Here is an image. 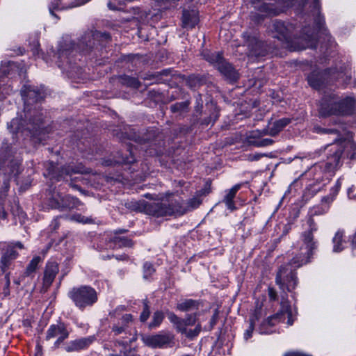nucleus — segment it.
I'll return each mask as SVG.
<instances>
[{
    "label": "nucleus",
    "mask_w": 356,
    "mask_h": 356,
    "mask_svg": "<svg viewBox=\"0 0 356 356\" xmlns=\"http://www.w3.org/2000/svg\"><path fill=\"white\" fill-rule=\"evenodd\" d=\"M318 132L335 134L337 136L333 143L324 148L327 150L326 160L312 165L302 174V177L313 181L314 184L330 181L342 165L343 156H346L350 159L356 157V145L352 140L350 133L347 132L343 125L340 129H320Z\"/></svg>",
    "instance_id": "obj_1"
},
{
    "label": "nucleus",
    "mask_w": 356,
    "mask_h": 356,
    "mask_svg": "<svg viewBox=\"0 0 356 356\" xmlns=\"http://www.w3.org/2000/svg\"><path fill=\"white\" fill-rule=\"evenodd\" d=\"M305 230L301 234L302 244L300 247L299 252L296 254L288 264L280 268L276 276V283L284 293L285 289L291 291L295 289L297 284L295 269L308 263L318 246V241L314 238V233L317 232L318 225L312 217L307 220Z\"/></svg>",
    "instance_id": "obj_2"
},
{
    "label": "nucleus",
    "mask_w": 356,
    "mask_h": 356,
    "mask_svg": "<svg viewBox=\"0 0 356 356\" xmlns=\"http://www.w3.org/2000/svg\"><path fill=\"white\" fill-rule=\"evenodd\" d=\"M21 95L24 104L25 117L29 118L26 127H24V120L16 118L8 124V129L13 134L26 131L31 137L37 138L41 143L43 138L40 135L44 132L42 127V113H39L36 106L32 109L31 106L41 102L46 96L43 87L38 88L29 84H24L21 89Z\"/></svg>",
    "instance_id": "obj_3"
},
{
    "label": "nucleus",
    "mask_w": 356,
    "mask_h": 356,
    "mask_svg": "<svg viewBox=\"0 0 356 356\" xmlns=\"http://www.w3.org/2000/svg\"><path fill=\"white\" fill-rule=\"evenodd\" d=\"M294 29L295 27L292 24L279 20L273 22L270 26L273 37L277 38L291 51H300L316 47V39L314 31L310 33L307 28H305L303 35L299 38H295Z\"/></svg>",
    "instance_id": "obj_4"
},
{
    "label": "nucleus",
    "mask_w": 356,
    "mask_h": 356,
    "mask_svg": "<svg viewBox=\"0 0 356 356\" xmlns=\"http://www.w3.org/2000/svg\"><path fill=\"white\" fill-rule=\"evenodd\" d=\"M312 9L311 10L314 22L318 29H321L324 24L325 19L323 15H321L320 0H313ZM298 4L300 7H304L305 5V0H283L276 1L275 3L262 2L258 7L259 14L262 16L277 15L286 10L289 7L295 6Z\"/></svg>",
    "instance_id": "obj_5"
},
{
    "label": "nucleus",
    "mask_w": 356,
    "mask_h": 356,
    "mask_svg": "<svg viewBox=\"0 0 356 356\" xmlns=\"http://www.w3.org/2000/svg\"><path fill=\"white\" fill-rule=\"evenodd\" d=\"M160 200L158 202L146 203L144 205L145 212L155 217L182 215L185 213L184 200L177 193H166Z\"/></svg>",
    "instance_id": "obj_6"
},
{
    "label": "nucleus",
    "mask_w": 356,
    "mask_h": 356,
    "mask_svg": "<svg viewBox=\"0 0 356 356\" xmlns=\"http://www.w3.org/2000/svg\"><path fill=\"white\" fill-rule=\"evenodd\" d=\"M355 103V99L350 97L337 102L335 95L325 92L320 104L319 113L323 117L349 115L354 111Z\"/></svg>",
    "instance_id": "obj_7"
},
{
    "label": "nucleus",
    "mask_w": 356,
    "mask_h": 356,
    "mask_svg": "<svg viewBox=\"0 0 356 356\" xmlns=\"http://www.w3.org/2000/svg\"><path fill=\"white\" fill-rule=\"evenodd\" d=\"M68 296L74 305L81 310L92 307L98 300V294L96 290L88 285L72 288L68 292Z\"/></svg>",
    "instance_id": "obj_8"
},
{
    "label": "nucleus",
    "mask_w": 356,
    "mask_h": 356,
    "mask_svg": "<svg viewBox=\"0 0 356 356\" xmlns=\"http://www.w3.org/2000/svg\"><path fill=\"white\" fill-rule=\"evenodd\" d=\"M346 74L336 68L329 69L323 72L314 71L307 76V81L314 89L321 90L334 81L343 78Z\"/></svg>",
    "instance_id": "obj_9"
},
{
    "label": "nucleus",
    "mask_w": 356,
    "mask_h": 356,
    "mask_svg": "<svg viewBox=\"0 0 356 356\" xmlns=\"http://www.w3.org/2000/svg\"><path fill=\"white\" fill-rule=\"evenodd\" d=\"M297 309L295 307H292L289 302L284 296H282L280 302V309L275 314L268 317L264 322V326L272 327L277 323L284 321L286 316H287V324L291 325L296 319Z\"/></svg>",
    "instance_id": "obj_10"
},
{
    "label": "nucleus",
    "mask_w": 356,
    "mask_h": 356,
    "mask_svg": "<svg viewBox=\"0 0 356 356\" xmlns=\"http://www.w3.org/2000/svg\"><path fill=\"white\" fill-rule=\"evenodd\" d=\"M75 51L74 44L71 42L65 41L64 43L60 42L56 54L58 67L68 73H70L73 68L70 56H74V51Z\"/></svg>",
    "instance_id": "obj_11"
},
{
    "label": "nucleus",
    "mask_w": 356,
    "mask_h": 356,
    "mask_svg": "<svg viewBox=\"0 0 356 356\" xmlns=\"http://www.w3.org/2000/svg\"><path fill=\"white\" fill-rule=\"evenodd\" d=\"M200 313L195 312L191 314H187L185 316L184 322L186 324V327L192 326L197 323L195 328L194 330L195 333H200L202 332H207L211 331L213 326L216 325L218 317V310L216 309L212 317L210 318L208 325H202V321L200 319Z\"/></svg>",
    "instance_id": "obj_12"
},
{
    "label": "nucleus",
    "mask_w": 356,
    "mask_h": 356,
    "mask_svg": "<svg viewBox=\"0 0 356 356\" xmlns=\"http://www.w3.org/2000/svg\"><path fill=\"white\" fill-rule=\"evenodd\" d=\"M80 204L79 200L74 197L62 196L59 193H54L49 199V205L52 209H63L64 208H73Z\"/></svg>",
    "instance_id": "obj_13"
},
{
    "label": "nucleus",
    "mask_w": 356,
    "mask_h": 356,
    "mask_svg": "<svg viewBox=\"0 0 356 356\" xmlns=\"http://www.w3.org/2000/svg\"><path fill=\"white\" fill-rule=\"evenodd\" d=\"M1 258L0 266L3 273H6L10 268L12 261L15 260L18 253L14 250V247L9 243H3L0 245Z\"/></svg>",
    "instance_id": "obj_14"
},
{
    "label": "nucleus",
    "mask_w": 356,
    "mask_h": 356,
    "mask_svg": "<svg viewBox=\"0 0 356 356\" xmlns=\"http://www.w3.org/2000/svg\"><path fill=\"white\" fill-rule=\"evenodd\" d=\"M145 344L152 348L170 346L172 337L170 335H140Z\"/></svg>",
    "instance_id": "obj_15"
},
{
    "label": "nucleus",
    "mask_w": 356,
    "mask_h": 356,
    "mask_svg": "<svg viewBox=\"0 0 356 356\" xmlns=\"http://www.w3.org/2000/svg\"><path fill=\"white\" fill-rule=\"evenodd\" d=\"M48 165H49L48 167L49 170V175L51 176L52 178H55L57 180H60L64 175H72V174L76 173H86L87 171L84 170L83 167L81 165L74 167L72 165H68L67 166H65L62 168L60 172L56 175L54 172L55 166L54 165L53 163H49Z\"/></svg>",
    "instance_id": "obj_16"
},
{
    "label": "nucleus",
    "mask_w": 356,
    "mask_h": 356,
    "mask_svg": "<svg viewBox=\"0 0 356 356\" xmlns=\"http://www.w3.org/2000/svg\"><path fill=\"white\" fill-rule=\"evenodd\" d=\"M95 340L93 336L83 337L71 341L64 344V350L67 352L79 351L88 348Z\"/></svg>",
    "instance_id": "obj_17"
},
{
    "label": "nucleus",
    "mask_w": 356,
    "mask_h": 356,
    "mask_svg": "<svg viewBox=\"0 0 356 356\" xmlns=\"http://www.w3.org/2000/svg\"><path fill=\"white\" fill-rule=\"evenodd\" d=\"M136 337L134 335L131 339L127 340L118 341L115 346L120 347V355L115 356H139L134 347H131V343L136 340Z\"/></svg>",
    "instance_id": "obj_18"
},
{
    "label": "nucleus",
    "mask_w": 356,
    "mask_h": 356,
    "mask_svg": "<svg viewBox=\"0 0 356 356\" xmlns=\"http://www.w3.org/2000/svg\"><path fill=\"white\" fill-rule=\"evenodd\" d=\"M199 22L198 12L195 10L183 11L181 22L182 27L185 29H193Z\"/></svg>",
    "instance_id": "obj_19"
},
{
    "label": "nucleus",
    "mask_w": 356,
    "mask_h": 356,
    "mask_svg": "<svg viewBox=\"0 0 356 356\" xmlns=\"http://www.w3.org/2000/svg\"><path fill=\"white\" fill-rule=\"evenodd\" d=\"M217 69L224 76L231 81H235L238 79V72L229 63L225 62L224 59Z\"/></svg>",
    "instance_id": "obj_20"
},
{
    "label": "nucleus",
    "mask_w": 356,
    "mask_h": 356,
    "mask_svg": "<svg viewBox=\"0 0 356 356\" xmlns=\"http://www.w3.org/2000/svg\"><path fill=\"white\" fill-rule=\"evenodd\" d=\"M241 184H236L232 186L230 189L225 191V195L223 198L222 202L225 203L227 209L233 211L236 209L234 199L238 191L241 188Z\"/></svg>",
    "instance_id": "obj_21"
},
{
    "label": "nucleus",
    "mask_w": 356,
    "mask_h": 356,
    "mask_svg": "<svg viewBox=\"0 0 356 356\" xmlns=\"http://www.w3.org/2000/svg\"><path fill=\"white\" fill-rule=\"evenodd\" d=\"M58 272V264L55 262L48 263L46 266V269L44 274V284L49 286L51 284L56 275Z\"/></svg>",
    "instance_id": "obj_22"
},
{
    "label": "nucleus",
    "mask_w": 356,
    "mask_h": 356,
    "mask_svg": "<svg viewBox=\"0 0 356 356\" xmlns=\"http://www.w3.org/2000/svg\"><path fill=\"white\" fill-rule=\"evenodd\" d=\"M200 305L199 300L193 299H184L179 301L176 305V309L183 312H191L198 309Z\"/></svg>",
    "instance_id": "obj_23"
},
{
    "label": "nucleus",
    "mask_w": 356,
    "mask_h": 356,
    "mask_svg": "<svg viewBox=\"0 0 356 356\" xmlns=\"http://www.w3.org/2000/svg\"><path fill=\"white\" fill-rule=\"evenodd\" d=\"M291 120L289 118H284L274 122L268 127L267 134L274 136L280 133L286 125L291 122Z\"/></svg>",
    "instance_id": "obj_24"
},
{
    "label": "nucleus",
    "mask_w": 356,
    "mask_h": 356,
    "mask_svg": "<svg viewBox=\"0 0 356 356\" xmlns=\"http://www.w3.org/2000/svg\"><path fill=\"white\" fill-rule=\"evenodd\" d=\"M122 230H118L115 232V234L122 233ZM133 242L131 239L125 236H120L115 235L112 240L110 241V247L113 248H120L122 247H131Z\"/></svg>",
    "instance_id": "obj_25"
},
{
    "label": "nucleus",
    "mask_w": 356,
    "mask_h": 356,
    "mask_svg": "<svg viewBox=\"0 0 356 356\" xmlns=\"http://www.w3.org/2000/svg\"><path fill=\"white\" fill-rule=\"evenodd\" d=\"M99 33H87L84 35L83 37H82L79 44H78V49L81 51H86V48H92L93 45L95 44V39L96 38H98Z\"/></svg>",
    "instance_id": "obj_26"
},
{
    "label": "nucleus",
    "mask_w": 356,
    "mask_h": 356,
    "mask_svg": "<svg viewBox=\"0 0 356 356\" xmlns=\"http://www.w3.org/2000/svg\"><path fill=\"white\" fill-rule=\"evenodd\" d=\"M121 325L113 326V331L118 333L130 332L129 327L134 323V318L131 314H126L121 319Z\"/></svg>",
    "instance_id": "obj_27"
},
{
    "label": "nucleus",
    "mask_w": 356,
    "mask_h": 356,
    "mask_svg": "<svg viewBox=\"0 0 356 356\" xmlns=\"http://www.w3.org/2000/svg\"><path fill=\"white\" fill-rule=\"evenodd\" d=\"M204 58L214 67H218L222 63L223 58L220 52L205 51L202 53Z\"/></svg>",
    "instance_id": "obj_28"
},
{
    "label": "nucleus",
    "mask_w": 356,
    "mask_h": 356,
    "mask_svg": "<svg viewBox=\"0 0 356 356\" xmlns=\"http://www.w3.org/2000/svg\"><path fill=\"white\" fill-rule=\"evenodd\" d=\"M343 238V232L341 230H338L332 238L334 252H339L343 250L345 241Z\"/></svg>",
    "instance_id": "obj_29"
},
{
    "label": "nucleus",
    "mask_w": 356,
    "mask_h": 356,
    "mask_svg": "<svg viewBox=\"0 0 356 356\" xmlns=\"http://www.w3.org/2000/svg\"><path fill=\"white\" fill-rule=\"evenodd\" d=\"M60 227V222L58 218H54L49 225L47 230L42 232L44 236H47V237H51L53 234L56 233L57 229Z\"/></svg>",
    "instance_id": "obj_30"
},
{
    "label": "nucleus",
    "mask_w": 356,
    "mask_h": 356,
    "mask_svg": "<svg viewBox=\"0 0 356 356\" xmlns=\"http://www.w3.org/2000/svg\"><path fill=\"white\" fill-rule=\"evenodd\" d=\"M120 82L124 85H127V86H130L134 88H138L140 87L139 81L134 77L126 75L122 76L120 77Z\"/></svg>",
    "instance_id": "obj_31"
},
{
    "label": "nucleus",
    "mask_w": 356,
    "mask_h": 356,
    "mask_svg": "<svg viewBox=\"0 0 356 356\" xmlns=\"http://www.w3.org/2000/svg\"><path fill=\"white\" fill-rule=\"evenodd\" d=\"M40 261L41 258L39 256L34 257L27 266L25 274L26 275H30L31 273L35 272Z\"/></svg>",
    "instance_id": "obj_32"
},
{
    "label": "nucleus",
    "mask_w": 356,
    "mask_h": 356,
    "mask_svg": "<svg viewBox=\"0 0 356 356\" xmlns=\"http://www.w3.org/2000/svg\"><path fill=\"white\" fill-rule=\"evenodd\" d=\"M188 106V102H177L170 106L172 113H184L187 111Z\"/></svg>",
    "instance_id": "obj_33"
},
{
    "label": "nucleus",
    "mask_w": 356,
    "mask_h": 356,
    "mask_svg": "<svg viewBox=\"0 0 356 356\" xmlns=\"http://www.w3.org/2000/svg\"><path fill=\"white\" fill-rule=\"evenodd\" d=\"M48 334H67L63 323H59L56 325H52L48 330Z\"/></svg>",
    "instance_id": "obj_34"
},
{
    "label": "nucleus",
    "mask_w": 356,
    "mask_h": 356,
    "mask_svg": "<svg viewBox=\"0 0 356 356\" xmlns=\"http://www.w3.org/2000/svg\"><path fill=\"white\" fill-rule=\"evenodd\" d=\"M163 314L161 312L157 311L154 313L152 322L149 323V327H156L159 326L163 320Z\"/></svg>",
    "instance_id": "obj_35"
},
{
    "label": "nucleus",
    "mask_w": 356,
    "mask_h": 356,
    "mask_svg": "<svg viewBox=\"0 0 356 356\" xmlns=\"http://www.w3.org/2000/svg\"><path fill=\"white\" fill-rule=\"evenodd\" d=\"M329 210L328 205H318L310 209V213L312 216H318L327 213Z\"/></svg>",
    "instance_id": "obj_36"
},
{
    "label": "nucleus",
    "mask_w": 356,
    "mask_h": 356,
    "mask_svg": "<svg viewBox=\"0 0 356 356\" xmlns=\"http://www.w3.org/2000/svg\"><path fill=\"white\" fill-rule=\"evenodd\" d=\"M211 107L213 109V113L210 115L209 119H206L204 122V124L208 125L210 123H213L218 118V110L216 104L211 103Z\"/></svg>",
    "instance_id": "obj_37"
},
{
    "label": "nucleus",
    "mask_w": 356,
    "mask_h": 356,
    "mask_svg": "<svg viewBox=\"0 0 356 356\" xmlns=\"http://www.w3.org/2000/svg\"><path fill=\"white\" fill-rule=\"evenodd\" d=\"M200 204H201V201L199 198L193 197L188 201L187 208H185L184 206H183V208L185 209V213H186L188 210H192V209H196L197 207H199V205Z\"/></svg>",
    "instance_id": "obj_38"
},
{
    "label": "nucleus",
    "mask_w": 356,
    "mask_h": 356,
    "mask_svg": "<svg viewBox=\"0 0 356 356\" xmlns=\"http://www.w3.org/2000/svg\"><path fill=\"white\" fill-rule=\"evenodd\" d=\"M150 314L149 307L147 305V302L146 300L144 301V308L140 314V320L141 322H145L149 318Z\"/></svg>",
    "instance_id": "obj_39"
},
{
    "label": "nucleus",
    "mask_w": 356,
    "mask_h": 356,
    "mask_svg": "<svg viewBox=\"0 0 356 356\" xmlns=\"http://www.w3.org/2000/svg\"><path fill=\"white\" fill-rule=\"evenodd\" d=\"M144 278L147 279L154 272V269L151 263L146 262L143 266Z\"/></svg>",
    "instance_id": "obj_40"
},
{
    "label": "nucleus",
    "mask_w": 356,
    "mask_h": 356,
    "mask_svg": "<svg viewBox=\"0 0 356 356\" xmlns=\"http://www.w3.org/2000/svg\"><path fill=\"white\" fill-rule=\"evenodd\" d=\"M130 162H131V161H129L128 159H124V158H121V159H115V160H111V159L105 160L103 161L102 164L104 165L108 166V165H113L115 163H130Z\"/></svg>",
    "instance_id": "obj_41"
},
{
    "label": "nucleus",
    "mask_w": 356,
    "mask_h": 356,
    "mask_svg": "<svg viewBox=\"0 0 356 356\" xmlns=\"http://www.w3.org/2000/svg\"><path fill=\"white\" fill-rule=\"evenodd\" d=\"M71 218L76 222L84 224L90 223L92 221L90 218L81 216V214H74L72 216Z\"/></svg>",
    "instance_id": "obj_42"
},
{
    "label": "nucleus",
    "mask_w": 356,
    "mask_h": 356,
    "mask_svg": "<svg viewBox=\"0 0 356 356\" xmlns=\"http://www.w3.org/2000/svg\"><path fill=\"white\" fill-rule=\"evenodd\" d=\"M341 184H342V178L340 177L336 181V184H335L334 186L331 188L330 193L334 197H336V196L337 195V194H338V193H339V190L341 188Z\"/></svg>",
    "instance_id": "obj_43"
},
{
    "label": "nucleus",
    "mask_w": 356,
    "mask_h": 356,
    "mask_svg": "<svg viewBox=\"0 0 356 356\" xmlns=\"http://www.w3.org/2000/svg\"><path fill=\"white\" fill-rule=\"evenodd\" d=\"M174 326L177 329V332H185L186 330V327L184 318H180Z\"/></svg>",
    "instance_id": "obj_44"
},
{
    "label": "nucleus",
    "mask_w": 356,
    "mask_h": 356,
    "mask_svg": "<svg viewBox=\"0 0 356 356\" xmlns=\"http://www.w3.org/2000/svg\"><path fill=\"white\" fill-rule=\"evenodd\" d=\"M167 317L170 322L175 325L176 323L179 320V317L172 312H166Z\"/></svg>",
    "instance_id": "obj_45"
},
{
    "label": "nucleus",
    "mask_w": 356,
    "mask_h": 356,
    "mask_svg": "<svg viewBox=\"0 0 356 356\" xmlns=\"http://www.w3.org/2000/svg\"><path fill=\"white\" fill-rule=\"evenodd\" d=\"M334 197L330 193L329 195L323 197L321 200L322 205H328L330 207V204L334 201Z\"/></svg>",
    "instance_id": "obj_46"
},
{
    "label": "nucleus",
    "mask_w": 356,
    "mask_h": 356,
    "mask_svg": "<svg viewBox=\"0 0 356 356\" xmlns=\"http://www.w3.org/2000/svg\"><path fill=\"white\" fill-rule=\"evenodd\" d=\"M5 280H6V284H5V287L3 289V293L5 296H7V295H9V293H10V290H9V286L10 284V273H6Z\"/></svg>",
    "instance_id": "obj_47"
},
{
    "label": "nucleus",
    "mask_w": 356,
    "mask_h": 356,
    "mask_svg": "<svg viewBox=\"0 0 356 356\" xmlns=\"http://www.w3.org/2000/svg\"><path fill=\"white\" fill-rule=\"evenodd\" d=\"M67 337L68 335H60L54 343L55 347H60L62 345L64 348V344L65 343H64V341L67 338Z\"/></svg>",
    "instance_id": "obj_48"
},
{
    "label": "nucleus",
    "mask_w": 356,
    "mask_h": 356,
    "mask_svg": "<svg viewBox=\"0 0 356 356\" xmlns=\"http://www.w3.org/2000/svg\"><path fill=\"white\" fill-rule=\"evenodd\" d=\"M273 143V140L270 138H264L261 140H259L257 143V146L259 147H266L272 145Z\"/></svg>",
    "instance_id": "obj_49"
},
{
    "label": "nucleus",
    "mask_w": 356,
    "mask_h": 356,
    "mask_svg": "<svg viewBox=\"0 0 356 356\" xmlns=\"http://www.w3.org/2000/svg\"><path fill=\"white\" fill-rule=\"evenodd\" d=\"M355 191V186H352L348 188L347 193L350 199H356V194H353Z\"/></svg>",
    "instance_id": "obj_50"
},
{
    "label": "nucleus",
    "mask_w": 356,
    "mask_h": 356,
    "mask_svg": "<svg viewBox=\"0 0 356 356\" xmlns=\"http://www.w3.org/2000/svg\"><path fill=\"white\" fill-rule=\"evenodd\" d=\"M268 296L271 300H275L277 299V293L272 288L268 289Z\"/></svg>",
    "instance_id": "obj_51"
},
{
    "label": "nucleus",
    "mask_w": 356,
    "mask_h": 356,
    "mask_svg": "<svg viewBox=\"0 0 356 356\" xmlns=\"http://www.w3.org/2000/svg\"><path fill=\"white\" fill-rule=\"evenodd\" d=\"M284 356H312L300 352H292L285 354Z\"/></svg>",
    "instance_id": "obj_52"
},
{
    "label": "nucleus",
    "mask_w": 356,
    "mask_h": 356,
    "mask_svg": "<svg viewBox=\"0 0 356 356\" xmlns=\"http://www.w3.org/2000/svg\"><path fill=\"white\" fill-rule=\"evenodd\" d=\"M108 7L109 8V9L113 10H120V8H118L115 5H114L112 2H108Z\"/></svg>",
    "instance_id": "obj_53"
},
{
    "label": "nucleus",
    "mask_w": 356,
    "mask_h": 356,
    "mask_svg": "<svg viewBox=\"0 0 356 356\" xmlns=\"http://www.w3.org/2000/svg\"><path fill=\"white\" fill-rule=\"evenodd\" d=\"M225 337V335H221V334H219L218 335V338L215 341L216 343H220V345H222V342L221 341H222V338Z\"/></svg>",
    "instance_id": "obj_54"
},
{
    "label": "nucleus",
    "mask_w": 356,
    "mask_h": 356,
    "mask_svg": "<svg viewBox=\"0 0 356 356\" xmlns=\"http://www.w3.org/2000/svg\"><path fill=\"white\" fill-rule=\"evenodd\" d=\"M10 245H11L12 246H13V247H14V249H15V248H19V249L23 248V245H22L21 243H19V242H17V243H15V244H14V245H13V244H10Z\"/></svg>",
    "instance_id": "obj_55"
},
{
    "label": "nucleus",
    "mask_w": 356,
    "mask_h": 356,
    "mask_svg": "<svg viewBox=\"0 0 356 356\" xmlns=\"http://www.w3.org/2000/svg\"><path fill=\"white\" fill-rule=\"evenodd\" d=\"M352 245L353 249L356 248V232L355 234L353 236V238L352 240Z\"/></svg>",
    "instance_id": "obj_56"
},
{
    "label": "nucleus",
    "mask_w": 356,
    "mask_h": 356,
    "mask_svg": "<svg viewBox=\"0 0 356 356\" xmlns=\"http://www.w3.org/2000/svg\"><path fill=\"white\" fill-rule=\"evenodd\" d=\"M252 331H253V329H252V320L251 319L250 320V328H249V330H247L245 334H250L251 332H252Z\"/></svg>",
    "instance_id": "obj_57"
},
{
    "label": "nucleus",
    "mask_w": 356,
    "mask_h": 356,
    "mask_svg": "<svg viewBox=\"0 0 356 356\" xmlns=\"http://www.w3.org/2000/svg\"><path fill=\"white\" fill-rule=\"evenodd\" d=\"M251 156H252V158L250 159L251 160H258L261 157V155H259V154H254V155H252Z\"/></svg>",
    "instance_id": "obj_58"
},
{
    "label": "nucleus",
    "mask_w": 356,
    "mask_h": 356,
    "mask_svg": "<svg viewBox=\"0 0 356 356\" xmlns=\"http://www.w3.org/2000/svg\"><path fill=\"white\" fill-rule=\"evenodd\" d=\"M250 54L252 55V56H260L261 55L260 53H257V52H254L252 50H251V51L250 52Z\"/></svg>",
    "instance_id": "obj_59"
},
{
    "label": "nucleus",
    "mask_w": 356,
    "mask_h": 356,
    "mask_svg": "<svg viewBox=\"0 0 356 356\" xmlns=\"http://www.w3.org/2000/svg\"><path fill=\"white\" fill-rule=\"evenodd\" d=\"M55 335L51 334V335H47L46 340L49 341L51 339V337H54Z\"/></svg>",
    "instance_id": "obj_60"
},
{
    "label": "nucleus",
    "mask_w": 356,
    "mask_h": 356,
    "mask_svg": "<svg viewBox=\"0 0 356 356\" xmlns=\"http://www.w3.org/2000/svg\"><path fill=\"white\" fill-rule=\"evenodd\" d=\"M199 100L202 101L200 95H198V97L196 99V101H197L198 104H199Z\"/></svg>",
    "instance_id": "obj_61"
},
{
    "label": "nucleus",
    "mask_w": 356,
    "mask_h": 356,
    "mask_svg": "<svg viewBox=\"0 0 356 356\" xmlns=\"http://www.w3.org/2000/svg\"><path fill=\"white\" fill-rule=\"evenodd\" d=\"M5 188L6 190H8V184L6 183H5Z\"/></svg>",
    "instance_id": "obj_62"
},
{
    "label": "nucleus",
    "mask_w": 356,
    "mask_h": 356,
    "mask_svg": "<svg viewBox=\"0 0 356 356\" xmlns=\"http://www.w3.org/2000/svg\"><path fill=\"white\" fill-rule=\"evenodd\" d=\"M188 337H190L191 339H193V337H194L195 335L190 334V335H188Z\"/></svg>",
    "instance_id": "obj_63"
},
{
    "label": "nucleus",
    "mask_w": 356,
    "mask_h": 356,
    "mask_svg": "<svg viewBox=\"0 0 356 356\" xmlns=\"http://www.w3.org/2000/svg\"><path fill=\"white\" fill-rule=\"evenodd\" d=\"M251 335H248L245 337V340L247 341L248 339V338L250 337Z\"/></svg>",
    "instance_id": "obj_64"
}]
</instances>
